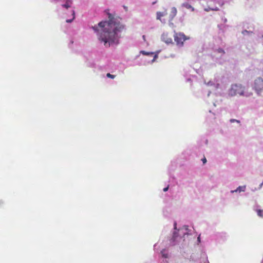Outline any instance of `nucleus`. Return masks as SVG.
<instances>
[{
	"mask_svg": "<svg viewBox=\"0 0 263 263\" xmlns=\"http://www.w3.org/2000/svg\"><path fill=\"white\" fill-rule=\"evenodd\" d=\"M108 21L101 22L98 25L92 27L98 33L100 41L104 43L105 46L108 47L112 44H118L120 36L118 34L124 29V26L117 18L109 14Z\"/></svg>",
	"mask_w": 263,
	"mask_h": 263,
	"instance_id": "obj_1",
	"label": "nucleus"
},
{
	"mask_svg": "<svg viewBox=\"0 0 263 263\" xmlns=\"http://www.w3.org/2000/svg\"><path fill=\"white\" fill-rule=\"evenodd\" d=\"M243 88L240 83H234L231 85L229 93L230 96L242 95L243 93Z\"/></svg>",
	"mask_w": 263,
	"mask_h": 263,
	"instance_id": "obj_2",
	"label": "nucleus"
},
{
	"mask_svg": "<svg viewBox=\"0 0 263 263\" xmlns=\"http://www.w3.org/2000/svg\"><path fill=\"white\" fill-rule=\"evenodd\" d=\"M174 37L177 45L179 46H182L183 45L184 42L189 39V37L186 36L183 33H177L175 32L174 35Z\"/></svg>",
	"mask_w": 263,
	"mask_h": 263,
	"instance_id": "obj_3",
	"label": "nucleus"
},
{
	"mask_svg": "<svg viewBox=\"0 0 263 263\" xmlns=\"http://www.w3.org/2000/svg\"><path fill=\"white\" fill-rule=\"evenodd\" d=\"M161 40L162 41H163L164 42L167 44L173 43L172 36L167 32L163 33L162 34Z\"/></svg>",
	"mask_w": 263,
	"mask_h": 263,
	"instance_id": "obj_4",
	"label": "nucleus"
},
{
	"mask_svg": "<svg viewBox=\"0 0 263 263\" xmlns=\"http://www.w3.org/2000/svg\"><path fill=\"white\" fill-rule=\"evenodd\" d=\"M65 3L62 5V6L66 9L70 8L72 4V0H64Z\"/></svg>",
	"mask_w": 263,
	"mask_h": 263,
	"instance_id": "obj_5",
	"label": "nucleus"
},
{
	"mask_svg": "<svg viewBox=\"0 0 263 263\" xmlns=\"http://www.w3.org/2000/svg\"><path fill=\"white\" fill-rule=\"evenodd\" d=\"M182 6L185 7L186 9H191L192 11H194V8L187 3H184L182 4Z\"/></svg>",
	"mask_w": 263,
	"mask_h": 263,
	"instance_id": "obj_6",
	"label": "nucleus"
},
{
	"mask_svg": "<svg viewBox=\"0 0 263 263\" xmlns=\"http://www.w3.org/2000/svg\"><path fill=\"white\" fill-rule=\"evenodd\" d=\"M245 189H246V185L239 186V187H238L237 188V189L235 191H232V192H244L245 191Z\"/></svg>",
	"mask_w": 263,
	"mask_h": 263,
	"instance_id": "obj_7",
	"label": "nucleus"
},
{
	"mask_svg": "<svg viewBox=\"0 0 263 263\" xmlns=\"http://www.w3.org/2000/svg\"><path fill=\"white\" fill-rule=\"evenodd\" d=\"M164 14L161 12H158L157 13V19L161 20V17L164 16Z\"/></svg>",
	"mask_w": 263,
	"mask_h": 263,
	"instance_id": "obj_8",
	"label": "nucleus"
},
{
	"mask_svg": "<svg viewBox=\"0 0 263 263\" xmlns=\"http://www.w3.org/2000/svg\"><path fill=\"white\" fill-rule=\"evenodd\" d=\"M165 250H163L162 251H161V254H162V256L164 257V258H167L168 257V254L167 253L165 252Z\"/></svg>",
	"mask_w": 263,
	"mask_h": 263,
	"instance_id": "obj_9",
	"label": "nucleus"
},
{
	"mask_svg": "<svg viewBox=\"0 0 263 263\" xmlns=\"http://www.w3.org/2000/svg\"><path fill=\"white\" fill-rule=\"evenodd\" d=\"M72 18L71 20H66L67 23H71L73 21V20H74V18L75 17V13L73 10H72Z\"/></svg>",
	"mask_w": 263,
	"mask_h": 263,
	"instance_id": "obj_10",
	"label": "nucleus"
},
{
	"mask_svg": "<svg viewBox=\"0 0 263 263\" xmlns=\"http://www.w3.org/2000/svg\"><path fill=\"white\" fill-rule=\"evenodd\" d=\"M257 213L258 216H259L260 217H263V210H257Z\"/></svg>",
	"mask_w": 263,
	"mask_h": 263,
	"instance_id": "obj_11",
	"label": "nucleus"
},
{
	"mask_svg": "<svg viewBox=\"0 0 263 263\" xmlns=\"http://www.w3.org/2000/svg\"><path fill=\"white\" fill-rule=\"evenodd\" d=\"M172 12L173 13L174 16H175L177 14V9L175 7L172 8Z\"/></svg>",
	"mask_w": 263,
	"mask_h": 263,
	"instance_id": "obj_12",
	"label": "nucleus"
},
{
	"mask_svg": "<svg viewBox=\"0 0 263 263\" xmlns=\"http://www.w3.org/2000/svg\"><path fill=\"white\" fill-rule=\"evenodd\" d=\"M230 121L231 123H233V122H236L238 123H240V121L236 120V119H230Z\"/></svg>",
	"mask_w": 263,
	"mask_h": 263,
	"instance_id": "obj_13",
	"label": "nucleus"
},
{
	"mask_svg": "<svg viewBox=\"0 0 263 263\" xmlns=\"http://www.w3.org/2000/svg\"><path fill=\"white\" fill-rule=\"evenodd\" d=\"M106 76L108 78H110L111 79H114L116 77V76L111 74L109 73H107Z\"/></svg>",
	"mask_w": 263,
	"mask_h": 263,
	"instance_id": "obj_14",
	"label": "nucleus"
},
{
	"mask_svg": "<svg viewBox=\"0 0 263 263\" xmlns=\"http://www.w3.org/2000/svg\"><path fill=\"white\" fill-rule=\"evenodd\" d=\"M217 51L219 53H224V51L221 48H219Z\"/></svg>",
	"mask_w": 263,
	"mask_h": 263,
	"instance_id": "obj_15",
	"label": "nucleus"
},
{
	"mask_svg": "<svg viewBox=\"0 0 263 263\" xmlns=\"http://www.w3.org/2000/svg\"><path fill=\"white\" fill-rule=\"evenodd\" d=\"M202 162H203V164H205V163H206V158L204 157V158H203L202 159Z\"/></svg>",
	"mask_w": 263,
	"mask_h": 263,
	"instance_id": "obj_16",
	"label": "nucleus"
},
{
	"mask_svg": "<svg viewBox=\"0 0 263 263\" xmlns=\"http://www.w3.org/2000/svg\"><path fill=\"white\" fill-rule=\"evenodd\" d=\"M168 189V186H167L166 187H165L163 189V191L164 192H166Z\"/></svg>",
	"mask_w": 263,
	"mask_h": 263,
	"instance_id": "obj_17",
	"label": "nucleus"
},
{
	"mask_svg": "<svg viewBox=\"0 0 263 263\" xmlns=\"http://www.w3.org/2000/svg\"><path fill=\"white\" fill-rule=\"evenodd\" d=\"M142 37H143V40H144V41H145V35H143V36H142Z\"/></svg>",
	"mask_w": 263,
	"mask_h": 263,
	"instance_id": "obj_18",
	"label": "nucleus"
},
{
	"mask_svg": "<svg viewBox=\"0 0 263 263\" xmlns=\"http://www.w3.org/2000/svg\"><path fill=\"white\" fill-rule=\"evenodd\" d=\"M198 241H200V237H198Z\"/></svg>",
	"mask_w": 263,
	"mask_h": 263,
	"instance_id": "obj_19",
	"label": "nucleus"
}]
</instances>
